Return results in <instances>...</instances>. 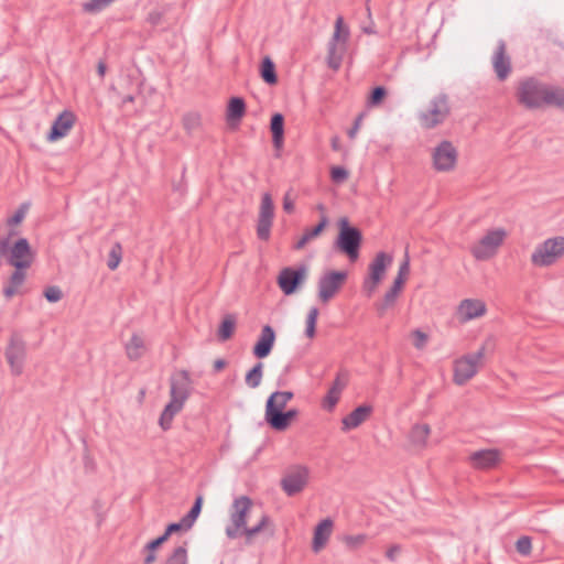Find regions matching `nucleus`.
<instances>
[{"label": "nucleus", "instance_id": "f257e3e1", "mask_svg": "<svg viewBox=\"0 0 564 564\" xmlns=\"http://www.w3.org/2000/svg\"><path fill=\"white\" fill-rule=\"evenodd\" d=\"M516 97L518 102L527 109L554 106L564 110V88L544 84L535 77L520 80Z\"/></svg>", "mask_w": 564, "mask_h": 564}, {"label": "nucleus", "instance_id": "f03ea898", "mask_svg": "<svg viewBox=\"0 0 564 564\" xmlns=\"http://www.w3.org/2000/svg\"><path fill=\"white\" fill-rule=\"evenodd\" d=\"M338 235L334 242V248L345 254L350 262H356L360 254L362 245L361 230L352 226L347 217H341L337 221Z\"/></svg>", "mask_w": 564, "mask_h": 564}, {"label": "nucleus", "instance_id": "7ed1b4c3", "mask_svg": "<svg viewBox=\"0 0 564 564\" xmlns=\"http://www.w3.org/2000/svg\"><path fill=\"white\" fill-rule=\"evenodd\" d=\"M451 113L449 99L444 93L433 97L429 108L417 113V120L421 128L432 130L444 123Z\"/></svg>", "mask_w": 564, "mask_h": 564}, {"label": "nucleus", "instance_id": "20e7f679", "mask_svg": "<svg viewBox=\"0 0 564 564\" xmlns=\"http://www.w3.org/2000/svg\"><path fill=\"white\" fill-rule=\"evenodd\" d=\"M507 236L508 234L505 228L487 230L479 241L471 247V254L479 261H487L494 258L503 245Z\"/></svg>", "mask_w": 564, "mask_h": 564}, {"label": "nucleus", "instance_id": "39448f33", "mask_svg": "<svg viewBox=\"0 0 564 564\" xmlns=\"http://www.w3.org/2000/svg\"><path fill=\"white\" fill-rule=\"evenodd\" d=\"M564 256V237L549 238L538 245L531 256V262L535 267H550Z\"/></svg>", "mask_w": 564, "mask_h": 564}, {"label": "nucleus", "instance_id": "423d86ee", "mask_svg": "<svg viewBox=\"0 0 564 564\" xmlns=\"http://www.w3.org/2000/svg\"><path fill=\"white\" fill-rule=\"evenodd\" d=\"M4 356L10 366L11 375L14 377L21 376L26 360V343L18 332L11 334Z\"/></svg>", "mask_w": 564, "mask_h": 564}, {"label": "nucleus", "instance_id": "0eeeda50", "mask_svg": "<svg viewBox=\"0 0 564 564\" xmlns=\"http://www.w3.org/2000/svg\"><path fill=\"white\" fill-rule=\"evenodd\" d=\"M347 278L348 272L344 270H328L324 272L317 282L321 302L328 303L340 291Z\"/></svg>", "mask_w": 564, "mask_h": 564}, {"label": "nucleus", "instance_id": "6e6552de", "mask_svg": "<svg viewBox=\"0 0 564 564\" xmlns=\"http://www.w3.org/2000/svg\"><path fill=\"white\" fill-rule=\"evenodd\" d=\"M392 263V257L383 251L376 254L375 259L368 267V275L362 282V291L367 296H371L384 278L387 268Z\"/></svg>", "mask_w": 564, "mask_h": 564}, {"label": "nucleus", "instance_id": "1a4fd4ad", "mask_svg": "<svg viewBox=\"0 0 564 564\" xmlns=\"http://www.w3.org/2000/svg\"><path fill=\"white\" fill-rule=\"evenodd\" d=\"M9 251H7V262L13 268H20L28 270L35 258V253L29 240L24 237H20L13 241L12 245H8Z\"/></svg>", "mask_w": 564, "mask_h": 564}, {"label": "nucleus", "instance_id": "9d476101", "mask_svg": "<svg viewBox=\"0 0 564 564\" xmlns=\"http://www.w3.org/2000/svg\"><path fill=\"white\" fill-rule=\"evenodd\" d=\"M308 479L310 469L303 465H295L281 478L280 486L289 497H294L304 490Z\"/></svg>", "mask_w": 564, "mask_h": 564}, {"label": "nucleus", "instance_id": "9b49d317", "mask_svg": "<svg viewBox=\"0 0 564 564\" xmlns=\"http://www.w3.org/2000/svg\"><path fill=\"white\" fill-rule=\"evenodd\" d=\"M251 506L252 500L248 496H240L234 500V511L230 514L231 524L226 528V535L229 539L240 535V531L247 525V514Z\"/></svg>", "mask_w": 564, "mask_h": 564}, {"label": "nucleus", "instance_id": "f8f14e48", "mask_svg": "<svg viewBox=\"0 0 564 564\" xmlns=\"http://www.w3.org/2000/svg\"><path fill=\"white\" fill-rule=\"evenodd\" d=\"M274 219V204L270 193H264L261 197L259 215L257 219V238L261 241H269L271 228Z\"/></svg>", "mask_w": 564, "mask_h": 564}, {"label": "nucleus", "instance_id": "ddd939ff", "mask_svg": "<svg viewBox=\"0 0 564 564\" xmlns=\"http://www.w3.org/2000/svg\"><path fill=\"white\" fill-rule=\"evenodd\" d=\"M306 275L307 268L305 264H300L296 268L286 267L280 271L276 283L284 295H292L304 283Z\"/></svg>", "mask_w": 564, "mask_h": 564}, {"label": "nucleus", "instance_id": "4468645a", "mask_svg": "<svg viewBox=\"0 0 564 564\" xmlns=\"http://www.w3.org/2000/svg\"><path fill=\"white\" fill-rule=\"evenodd\" d=\"M488 348H494L491 338L486 339L476 352L460 356V384L478 372Z\"/></svg>", "mask_w": 564, "mask_h": 564}, {"label": "nucleus", "instance_id": "2eb2a0df", "mask_svg": "<svg viewBox=\"0 0 564 564\" xmlns=\"http://www.w3.org/2000/svg\"><path fill=\"white\" fill-rule=\"evenodd\" d=\"M193 390L189 371L182 369L170 378V397L186 402Z\"/></svg>", "mask_w": 564, "mask_h": 564}, {"label": "nucleus", "instance_id": "dca6fc26", "mask_svg": "<svg viewBox=\"0 0 564 564\" xmlns=\"http://www.w3.org/2000/svg\"><path fill=\"white\" fill-rule=\"evenodd\" d=\"M456 149L449 141H442L434 150V167L440 172L449 171L456 162Z\"/></svg>", "mask_w": 564, "mask_h": 564}, {"label": "nucleus", "instance_id": "f3484780", "mask_svg": "<svg viewBox=\"0 0 564 564\" xmlns=\"http://www.w3.org/2000/svg\"><path fill=\"white\" fill-rule=\"evenodd\" d=\"M494 70L499 80H506L511 73V57L507 53V44L503 40L497 42V47L491 57Z\"/></svg>", "mask_w": 564, "mask_h": 564}, {"label": "nucleus", "instance_id": "a211bd4d", "mask_svg": "<svg viewBox=\"0 0 564 564\" xmlns=\"http://www.w3.org/2000/svg\"><path fill=\"white\" fill-rule=\"evenodd\" d=\"M76 121V116L70 110L62 111L53 121L46 139L50 142L57 141L69 132Z\"/></svg>", "mask_w": 564, "mask_h": 564}, {"label": "nucleus", "instance_id": "6ab92c4d", "mask_svg": "<svg viewBox=\"0 0 564 564\" xmlns=\"http://www.w3.org/2000/svg\"><path fill=\"white\" fill-rule=\"evenodd\" d=\"M275 343V330L270 325H264L261 329L260 336L257 339L252 354L258 359H263L268 357L274 346Z\"/></svg>", "mask_w": 564, "mask_h": 564}, {"label": "nucleus", "instance_id": "aec40b11", "mask_svg": "<svg viewBox=\"0 0 564 564\" xmlns=\"http://www.w3.org/2000/svg\"><path fill=\"white\" fill-rule=\"evenodd\" d=\"M371 404H360L341 419V431L348 432L361 425L372 413Z\"/></svg>", "mask_w": 564, "mask_h": 564}, {"label": "nucleus", "instance_id": "412c9836", "mask_svg": "<svg viewBox=\"0 0 564 564\" xmlns=\"http://www.w3.org/2000/svg\"><path fill=\"white\" fill-rule=\"evenodd\" d=\"M468 459L474 468L490 469L499 463L500 453L497 449H480L471 453Z\"/></svg>", "mask_w": 564, "mask_h": 564}, {"label": "nucleus", "instance_id": "4be33fe9", "mask_svg": "<svg viewBox=\"0 0 564 564\" xmlns=\"http://www.w3.org/2000/svg\"><path fill=\"white\" fill-rule=\"evenodd\" d=\"M487 312V305L479 299H465L460 301V323L481 317Z\"/></svg>", "mask_w": 564, "mask_h": 564}, {"label": "nucleus", "instance_id": "5701e85b", "mask_svg": "<svg viewBox=\"0 0 564 564\" xmlns=\"http://www.w3.org/2000/svg\"><path fill=\"white\" fill-rule=\"evenodd\" d=\"M333 527L334 522L330 518L323 519L316 524L312 540V550L315 553H318L322 549L325 547L332 534Z\"/></svg>", "mask_w": 564, "mask_h": 564}, {"label": "nucleus", "instance_id": "b1692460", "mask_svg": "<svg viewBox=\"0 0 564 564\" xmlns=\"http://www.w3.org/2000/svg\"><path fill=\"white\" fill-rule=\"evenodd\" d=\"M246 101L242 97H231L227 104L226 120L231 129H236L246 115Z\"/></svg>", "mask_w": 564, "mask_h": 564}, {"label": "nucleus", "instance_id": "393cba45", "mask_svg": "<svg viewBox=\"0 0 564 564\" xmlns=\"http://www.w3.org/2000/svg\"><path fill=\"white\" fill-rule=\"evenodd\" d=\"M328 224L329 219L327 215H322L319 221L315 226L304 229L302 237L295 242L293 248L295 250L303 249L307 242L319 237L322 232L325 230V228L328 226Z\"/></svg>", "mask_w": 564, "mask_h": 564}, {"label": "nucleus", "instance_id": "a878e982", "mask_svg": "<svg viewBox=\"0 0 564 564\" xmlns=\"http://www.w3.org/2000/svg\"><path fill=\"white\" fill-rule=\"evenodd\" d=\"M184 404V402L171 398L159 419V425L163 431H169L172 427L174 416L183 410Z\"/></svg>", "mask_w": 564, "mask_h": 564}, {"label": "nucleus", "instance_id": "bb28decb", "mask_svg": "<svg viewBox=\"0 0 564 564\" xmlns=\"http://www.w3.org/2000/svg\"><path fill=\"white\" fill-rule=\"evenodd\" d=\"M404 282L400 278H394L391 288L386 292L383 301L376 305L379 316H383L386 311L393 306L398 295L403 289Z\"/></svg>", "mask_w": 564, "mask_h": 564}, {"label": "nucleus", "instance_id": "cd10ccee", "mask_svg": "<svg viewBox=\"0 0 564 564\" xmlns=\"http://www.w3.org/2000/svg\"><path fill=\"white\" fill-rule=\"evenodd\" d=\"M284 116L274 112L270 119V131L272 134V144L275 150H281L284 143Z\"/></svg>", "mask_w": 564, "mask_h": 564}, {"label": "nucleus", "instance_id": "c85d7f7f", "mask_svg": "<svg viewBox=\"0 0 564 564\" xmlns=\"http://www.w3.org/2000/svg\"><path fill=\"white\" fill-rule=\"evenodd\" d=\"M25 279L26 270L14 268V271L3 286V296L7 300L12 299L18 293V289L24 283Z\"/></svg>", "mask_w": 564, "mask_h": 564}, {"label": "nucleus", "instance_id": "c756f323", "mask_svg": "<svg viewBox=\"0 0 564 564\" xmlns=\"http://www.w3.org/2000/svg\"><path fill=\"white\" fill-rule=\"evenodd\" d=\"M286 404L282 402L273 392L268 397L265 402L264 420L270 425L278 415L285 409Z\"/></svg>", "mask_w": 564, "mask_h": 564}, {"label": "nucleus", "instance_id": "7c9ffc66", "mask_svg": "<svg viewBox=\"0 0 564 564\" xmlns=\"http://www.w3.org/2000/svg\"><path fill=\"white\" fill-rule=\"evenodd\" d=\"M431 433L430 425L426 423L414 424L409 433V441L415 447L422 448L426 444V440Z\"/></svg>", "mask_w": 564, "mask_h": 564}, {"label": "nucleus", "instance_id": "2f4dec72", "mask_svg": "<svg viewBox=\"0 0 564 564\" xmlns=\"http://www.w3.org/2000/svg\"><path fill=\"white\" fill-rule=\"evenodd\" d=\"M236 325H237L236 315L235 314H226L223 317V319L218 326V329H217L218 340L221 343L229 340L235 334Z\"/></svg>", "mask_w": 564, "mask_h": 564}, {"label": "nucleus", "instance_id": "473e14b6", "mask_svg": "<svg viewBox=\"0 0 564 564\" xmlns=\"http://www.w3.org/2000/svg\"><path fill=\"white\" fill-rule=\"evenodd\" d=\"M259 73H260L261 79L265 84H268L270 86L278 84L279 78H278V74H276L275 64L270 56H264L262 58V61L260 63Z\"/></svg>", "mask_w": 564, "mask_h": 564}, {"label": "nucleus", "instance_id": "72a5a7b5", "mask_svg": "<svg viewBox=\"0 0 564 564\" xmlns=\"http://www.w3.org/2000/svg\"><path fill=\"white\" fill-rule=\"evenodd\" d=\"M299 413V410L295 408H291L286 411L283 410L269 426L276 432H283L290 427L292 421L297 417Z\"/></svg>", "mask_w": 564, "mask_h": 564}, {"label": "nucleus", "instance_id": "f704fd0d", "mask_svg": "<svg viewBox=\"0 0 564 564\" xmlns=\"http://www.w3.org/2000/svg\"><path fill=\"white\" fill-rule=\"evenodd\" d=\"M345 51L346 46L337 43H328L327 65L329 68L333 70H338L340 68Z\"/></svg>", "mask_w": 564, "mask_h": 564}, {"label": "nucleus", "instance_id": "c9c22d12", "mask_svg": "<svg viewBox=\"0 0 564 564\" xmlns=\"http://www.w3.org/2000/svg\"><path fill=\"white\" fill-rule=\"evenodd\" d=\"M144 349V340L138 334H132L130 340L126 344V352L130 360H138Z\"/></svg>", "mask_w": 564, "mask_h": 564}, {"label": "nucleus", "instance_id": "e433bc0d", "mask_svg": "<svg viewBox=\"0 0 564 564\" xmlns=\"http://www.w3.org/2000/svg\"><path fill=\"white\" fill-rule=\"evenodd\" d=\"M349 35L350 32L348 26L344 24V18L339 15L335 21V30L329 43H337L339 45L346 46Z\"/></svg>", "mask_w": 564, "mask_h": 564}, {"label": "nucleus", "instance_id": "4c0bfd02", "mask_svg": "<svg viewBox=\"0 0 564 564\" xmlns=\"http://www.w3.org/2000/svg\"><path fill=\"white\" fill-rule=\"evenodd\" d=\"M262 377L263 364L258 361L250 370L247 371L245 382L249 388L256 389L260 386Z\"/></svg>", "mask_w": 564, "mask_h": 564}, {"label": "nucleus", "instance_id": "58836bf2", "mask_svg": "<svg viewBox=\"0 0 564 564\" xmlns=\"http://www.w3.org/2000/svg\"><path fill=\"white\" fill-rule=\"evenodd\" d=\"M204 498L202 495L197 496L194 500L189 511L182 518L189 529L194 525L195 521L199 517L203 508Z\"/></svg>", "mask_w": 564, "mask_h": 564}, {"label": "nucleus", "instance_id": "ea45409f", "mask_svg": "<svg viewBox=\"0 0 564 564\" xmlns=\"http://www.w3.org/2000/svg\"><path fill=\"white\" fill-rule=\"evenodd\" d=\"M367 540L368 535L365 533H359L356 535L345 534L340 538V541L349 551H356L360 549L367 542Z\"/></svg>", "mask_w": 564, "mask_h": 564}, {"label": "nucleus", "instance_id": "a19ab883", "mask_svg": "<svg viewBox=\"0 0 564 564\" xmlns=\"http://www.w3.org/2000/svg\"><path fill=\"white\" fill-rule=\"evenodd\" d=\"M387 96L388 90L384 86H376L370 90L368 95L367 106L370 108L378 107L383 102Z\"/></svg>", "mask_w": 564, "mask_h": 564}, {"label": "nucleus", "instance_id": "79ce46f5", "mask_svg": "<svg viewBox=\"0 0 564 564\" xmlns=\"http://www.w3.org/2000/svg\"><path fill=\"white\" fill-rule=\"evenodd\" d=\"M319 311L316 306L310 308L306 316V328L305 335L307 338H314L316 335V324L318 318Z\"/></svg>", "mask_w": 564, "mask_h": 564}, {"label": "nucleus", "instance_id": "37998d69", "mask_svg": "<svg viewBox=\"0 0 564 564\" xmlns=\"http://www.w3.org/2000/svg\"><path fill=\"white\" fill-rule=\"evenodd\" d=\"M122 259V246L120 242H115L109 251L107 267L109 270H116Z\"/></svg>", "mask_w": 564, "mask_h": 564}, {"label": "nucleus", "instance_id": "c03bdc74", "mask_svg": "<svg viewBox=\"0 0 564 564\" xmlns=\"http://www.w3.org/2000/svg\"><path fill=\"white\" fill-rule=\"evenodd\" d=\"M270 522V517L267 514H263L258 522V524L248 528L247 525L240 531V534H245L247 536L248 542L251 538L260 533Z\"/></svg>", "mask_w": 564, "mask_h": 564}, {"label": "nucleus", "instance_id": "a18cd8bd", "mask_svg": "<svg viewBox=\"0 0 564 564\" xmlns=\"http://www.w3.org/2000/svg\"><path fill=\"white\" fill-rule=\"evenodd\" d=\"M200 126V115L188 112L183 116V127L188 134H192Z\"/></svg>", "mask_w": 564, "mask_h": 564}, {"label": "nucleus", "instance_id": "49530a36", "mask_svg": "<svg viewBox=\"0 0 564 564\" xmlns=\"http://www.w3.org/2000/svg\"><path fill=\"white\" fill-rule=\"evenodd\" d=\"M340 392H338L337 389H328L326 395L324 397L323 401H322V406L324 410L328 411V412H332L336 404L338 403L339 399H340Z\"/></svg>", "mask_w": 564, "mask_h": 564}, {"label": "nucleus", "instance_id": "de8ad7c7", "mask_svg": "<svg viewBox=\"0 0 564 564\" xmlns=\"http://www.w3.org/2000/svg\"><path fill=\"white\" fill-rule=\"evenodd\" d=\"M187 549L185 545H181L174 549L165 564H187Z\"/></svg>", "mask_w": 564, "mask_h": 564}, {"label": "nucleus", "instance_id": "09e8293b", "mask_svg": "<svg viewBox=\"0 0 564 564\" xmlns=\"http://www.w3.org/2000/svg\"><path fill=\"white\" fill-rule=\"evenodd\" d=\"M115 0H89L83 4V10L87 13H97L107 8Z\"/></svg>", "mask_w": 564, "mask_h": 564}, {"label": "nucleus", "instance_id": "8fccbe9b", "mask_svg": "<svg viewBox=\"0 0 564 564\" xmlns=\"http://www.w3.org/2000/svg\"><path fill=\"white\" fill-rule=\"evenodd\" d=\"M349 381V372L346 369H341L336 375V378L334 379L330 389H337L338 392L341 393V391L346 388Z\"/></svg>", "mask_w": 564, "mask_h": 564}, {"label": "nucleus", "instance_id": "3c124183", "mask_svg": "<svg viewBox=\"0 0 564 564\" xmlns=\"http://www.w3.org/2000/svg\"><path fill=\"white\" fill-rule=\"evenodd\" d=\"M28 212V204H21L14 214L7 219V226L14 227L22 223Z\"/></svg>", "mask_w": 564, "mask_h": 564}, {"label": "nucleus", "instance_id": "603ef678", "mask_svg": "<svg viewBox=\"0 0 564 564\" xmlns=\"http://www.w3.org/2000/svg\"><path fill=\"white\" fill-rule=\"evenodd\" d=\"M516 550L519 554L528 556L532 551V540L530 536L523 535L516 542Z\"/></svg>", "mask_w": 564, "mask_h": 564}, {"label": "nucleus", "instance_id": "864d4df0", "mask_svg": "<svg viewBox=\"0 0 564 564\" xmlns=\"http://www.w3.org/2000/svg\"><path fill=\"white\" fill-rule=\"evenodd\" d=\"M348 176V170L341 165H335L330 169V178L334 183H343Z\"/></svg>", "mask_w": 564, "mask_h": 564}, {"label": "nucleus", "instance_id": "5fc2aeb1", "mask_svg": "<svg viewBox=\"0 0 564 564\" xmlns=\"http://www.w3.org/2000/svg\"><path fill=\"white\" fill-rule=\"evenodd\" d=\"M43 295L47 302L56 303L62 300L63 292L58 286L52 285V286L45 288V290L43 291Z\"/></svg>", "mask_w": 564, "mask_h": 564}, {"label": "nucleus", "instance_id": "6e6d98bb", "mask_svg": "<svg viewBox=\"0 0 564 564\" xmlns=\"http://www.w3.org/2000/svg\"><path fill=\"white\" fill-rule=\"evenodd\" d=\"M411 336L413 338V346L416 349H423L429 341V335L419 328L412 330Z\"/></svg>", "mask_w": 564, "mask_h": 564}, {"label": "nucleus", "instance_id": "4d7b16f0", "mask_svg": "<svg viewBox=\"0 0 564 564\" xmlns=\"http://www.w3.org/2000/svg\"><path fill=\"white\" fill-rule=\"evenodd\" d=\"M187 530H189V527L183 522V519H181L178 522L169 523L164 530V533L170 539L172 534Z\"/></svg>", "mask_w": 564, "mask_h": 564}, {"label": "nucleus", "instance_id": "13d9d810", "mask_svg": "<svg viewBox=\"0 0 564 564\" xmlns=\"http://www.w3.org/2000/svg\"><path fill=\"white\" fill-rule=\"evenodd\" d=\"M410 273V257L409 252L405 251L404 259L400 263L399 271L395 278H400L404 283L408 274Z\"/></svg>", "mask_w": 564, "mask_h": 564}, {"label": "nucleus", "instance_id": "bf43d9fd", "mask_svg": "<svg viewBox=\"0 0 564 564\" xmlns=\"http://www.w3.org/2000/svg\"><path fill=\"white\" fill-rule=\"evenodd\" d=\"M169 540V538L165 535V533L163 532V534H161L160 536L149 541L145 546H144V550H147L148 552H155L163 543H165L166 541Z\"/></svg>", "mask_w": 564, "mask_h": 564}, {"label": "nucleus", "instance_id": "052dcab7", "mask_svg": "<svg viewBox=\"0 0 564 564\" xmlns=\"http://www.w3.org/2000/svg\"><path fill=\"white\" fill-rule=\"evenodd\" d=\"M163 19V12L159 10H153L149 12L147 17V22H149L152 26H156L162 22Z\"/></svg>", "mask_w": 564, "mask_h": 564}, {"label": "nucleus", "instance_id": "680f3d73", "mask_svg": "<svg viewBox=\"0 0 564 564\" xmlns=\"http://www.w3.org/2000/svg\"><path fill=\"white\" fill-rule=\"evenodd\" d=\"M364 116H365V113H364V112L359 113V115L356 117V119H355V121H354L352 127L347 131V134H348V137H349L350 139H354V138L356 137V134H357V132H358V130H359V128H360L361 121H362V119H364Z\"/></svg>", "mask_w": 564, "mask_h": 564}, {"label": "nucleus", "instance_id": "e2e57ef3", "mask_svg": "<svg viewBox=\"0 0 564 564\" xmlns=\"http://www.w3.org/2000/svg\"><path fill=\"white\" fill-rule=\"evenodd\" d=\"M401 553V545L399 544H392L387 551H386V557L390 562H395L398 555Z\"/></svg>", "mask_w": 564, "mask_h": 564}, {"label": "nucleus", "instance_id": "0e129e2a", "mask_svg": "<svg viewBox=\"0 0 564 564\" xmlns=\"http://www.w3.org/2000/svg\"><path fill=\"white\" fill-rule=\"evenodd\" d=\"M294 209V202L290 198L289 194H285L283 197V210L288 214H292Z\"/></svg>", "mask_w": 564, "mask_h": 564}, {"label": "nucleus", "instance_id": "69168bd1", "mask_svg": "<svg viewBox=\"0 0 564 564\" xmlns=\"http://www.w3.org/2000/svg\"><path fill=\"white\" fill-rule=\"evenodd\" d=\"M18 234H19V231L17 229H14L13 227H10V229L8 230V232L6 235L0 234V241L7 240L8 245H12L13 242H11V241L15 236H18Z\"/></svg>", "mask_w": 564, "mask_h": 564}, {"label": "nucleus", "instance_id": "338daca9", "mask_svg": "<svg viewBox=\"0 0 564 564\" xmlns=\"http://www.w3.org/2000/svg\"><path fill=\"white\" fill-rule=\"evenodd\" d=\"M273 393L279 399H282V402L285 404L294 398V393L292 391H274Z\"/></svg>", "mask_w": 564, "mask_h": 564}, {"label": "nucleus", "instance_id": "774afa93", "mask_svg": "<svg viewBox=\"0 0 564 564\" xmlns=\"http://www.w3.org/2000/svg\"><path fill=\"white\" fill-rule=\"evenodd\" d=\"M227 366V361L224 358H218L214 361L213 368L215 372H219L225 369Z\"/></svg>", "mask_w": 564, "mask_h": 564}]
</instances>
